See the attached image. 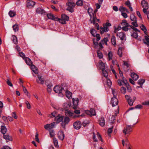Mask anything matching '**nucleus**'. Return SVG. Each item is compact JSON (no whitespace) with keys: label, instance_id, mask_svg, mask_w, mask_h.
Masks as SVG:
<instances>
[{"label":"nucleus","instance_id":"1","mask_svg":"<svg viewBox=\"0 0 149 149\" xmlns=\"http://www.w3.org/2000/svg\"><path fill=\"white\" fill-rule=\"evenodd\" d=\"M133 127V125H127L126 127H125L123 130V132L125 135L129 134L130 132L132 131V128Z\"/></svg>","mask_w":149,"mask_h":149},{"label":"nucleus","instance_id":"2","mask_svg":"<svg viewBox=\"0 0 149 149\" xmlns=\"http://www.w3.org/2000/svg\"><path fill=\"white\" fill-rule=\"evenodd\" d=\"M68 7L67 8L66 10L71 13L73 12V9L75 6V3L73 2H69L68 3Z\"/></svg>","mask_w":149,"mask_h":149},{"label":"nucleus","instance_id":"3","mask_svg":"<svg viewBox=\"0 0 149 149\" xmlns=\"http://www.w3.org/2000/svg\"><path fill=\"white\" fill-rule=\"evenodd\" d=\"M70 121V118L68 117H65L64 119L63 120L61 123V126L64 129H65V127L66 125L68 124Z\"/></svg>","mask_w":149,"mask_h":149},{"label":"nucleus","instance_id":"4","mask_svg":"<svg viewBox=\"0 0 149 149\" xmlns=\"http://www.w3.org/2000/svg\"><path fill=\"white\" fill-rule=\"evenodd\" d=\"M116 35L118 37L120 38V39L121 40H126V35L125 34L124 32H118L117 33Z\"/></svg>","mask_w":149,"mask_h":149},{"label":"nucleus","instance_id":"5","mask_svg":"<svg viewBox=\"0 0 149 149\" xmlns=\"http://www.w3.org/2000/svg\"><path fill=\"white\" fill-rule=\"evenodd\" d=\"M64 89L63 88L60 87L58 86H56L54 88V91L56 93H61L62 92V90Z\"/></svg>","mask_w":149,"mask_h":149},{"label":"nucleus","instance_id":"6","mask_svg":"<svg viewBox=\"0 0 149 149\" xmlns=\"http://www.w3.org/2000/svg\"><path fill=\"white\" fill-rule=\"evenodd\" d=\"M111 103L113 107H114L118 105V99L115 97H113L111 99Z\"/></svg>","mask_w":149,"mask_h":149},{"label":"nucleus","instance_id":"7","mask_svg":"<svg viewBox=\"0 0 149 149\" xmlns=\"http://www.w3.org/2000/svg\"><path fill=\"white\" fill-rule=\"evenodd\" d=\"M55 124V122L53 123L50 124H47L45 125L44 127L45 128L46 130H48V129L51 130V129L53 128L54 127Z\"/></svg>","mask_w":149,"mask_h":149},{"label":"nucleus","instance_id":"8","mask_svg":"<svg viewBox=\"0 0 149 149\" xmlns=\"http://www.w3.org/2000/svg\"><path fill=\"white\" fill-rule=\"evenodd\" d=\"M26 3V6L29 8H32L35 4V2L32 1L27 0Z\"/></svg>","mask_w":149,"mask_h":149},{"label":"nucleus","instance_id":"9","mask_svg":"<svg viewBox=\"0 0 149 149\" xmlns=\"http://www.w3.org/2000/svg\"><path fill=\"white\" fill-rule=\"evenodd\" d=\"M97 9L96 8L94 11H93V17L92 19L90 18V20L91 21V23H93L94 24L95 23V19H96V13L97 11Z\"/></svg>","mask_w":149,"mask_h":149},{"label":"nucleus","instance_id":"10","mask_svg":"<svg viewBox=\"0 0 149 149\" xmlns=\"http://www.w3.org/2000/svg\"><path fill=\"white\" fill-rule=\"evenodd\" d=\"M81 123L79 121H77L73 124L74 128L76 130L79 129L81 127Z\"/></svg>","mask_w":149,"mask_h":149},{"label":"nucleus","instance_id":"11","mask_svg":"<svg viewBox=\"0 0 149 149\" xmlns=\"http://www.w3.org/2000/svg\"><path fill=\"white\" fill-rule=\"evenodd\" d=\"M58 138L61 140H63L64 137V132L62 131H59L58 134Z\"/></svg>","mask_w":149,"mask_h":149},{"label":"nucleus","instance_id":"12","mask_svg":"<svg viewBox=\"0 0 149 149\" xmlns=\"http://www.w3.org/2000/svg\"><path fill=\"white\" fill-rule=\"evenodd\" d=\"M36 12L38 13H40L41 14H44L46 15L47 13L45 11V10L39 7L36 10Z\"/></svg>","mask_w":149,"mask_h":149},{"label":"nucleus","instance_id":"13","mask_svg":"<svg viewBox=\"0 0 149 149\" xmlns=\"http://www.w3.org/2000/svg\"><path fill=\"white\" fill-rule=\"evenodd\" d=\"M47 15V17L48 19H52V20L57 21L58 19L57 17H55L51 13H49L46 14Z\"/></svg>","mask_w":149,"mask_h":149},{"label":"nucleus","instance_id":"14","mask_svg":"<svg viewBox=\"0 0 149 149\" xmlns=\"http://www.w3.org/2000/svg\"><path fill=\"white\" fill-rule=\"evenodd\" d=\"M141 5L143 8H148V2L145 0H142L141 2Z\"/></svg>","mask_w":149,"mask_h":149},{"label":"nucleus","instance_id":"15","mask_svg":"<svg viewBox=\"0 0 149 149\" xmlns=\"http://www.w3.org/2000/svg\"><path fill=\"white\" fill-rule=\"evenodd\" d=\"M63 117L60 116L58 115V116L56 117L55 118V120L56 121V123H58L61 121H63Z\"/></svg>","mask_w":149,"mask_h":149},{"label":"nucleus","instance_id":"16","mask_svg":"<svg viewBox=\"0 0 149 149\" xmlns=\"http://www.w3.org/2000/svg\"><path fill=\"white\" fill-rule=\"evenodd\" d=\"M65 114L66 116H68L70 117L74 115V113L68 109H67L65 111Z\"/></svg>","mask_w":149,"mask_h":149},{"label":"nucleus","instance_id":"17","mask_svg":"<svg viewBox=\"0 0 149 149\" xmlns=\"http://www.w3.org/2000/svg\"><path fill=\"white\" fill-rule=\"evenodd\" d=\"M31 70L35 74L38 73V71L37 68L34 65H32L31 66Z\"/></svg>","mask_w":149,"mask_h":149},{"label":"nucleus","instance_id":"18","mask_svg":"<svg viewBox=\"0 0 149 149\" xmlns=\"http://www.w3.org/2000/svg\"><path fill=\"white\" fill-rule=\"evenodd\" d=\"M131 77L133 80H137L139 77V76L137 74L134 72L131 73Z\"/></svg>","mask_w":149,"mask_h":149},{"label":"nucleus","instance_id":"19","mask_svg":"<svg viewBox=\"0 0 149 149\" xmlns=\"http://www.w3.org/2000/svg\"><path fill=\"white\" fill-rule=\"evenodd\" d=\"M99 124L101 126L103 127L105 124V120L103 117H101L99 120Z\"/></svg>","mask_w":149,"mask_h":149},{"label":"nucleus","instance_id":"20","mask_svg":"<svg viewBox=\"0 0 149 149\" xmlns=\"http://www.w3.org/2000/svg\"><path fill=\"white\" fill-rule=\"evenodd\" d=\"M88 12L90 16V18L92 19V18L93 17V10L91 8H88Z\"/></svg>","mask_w":149,"mask_h":149},{"label":"nucleus","instance_id":"21","mask_svg":"<svg viewBox=\"0 0 149 149\" xmlns=\"http://www.w3.org/2000/svg\"><path fill=\"white\" fill-rule=\"evenodd\" d=\"M74 100V99H72L74 105L73 108H74V109H77V107L78 105V103L79 101V100L78 99L76 100Z\"/></svg>","mask_w":149,"mask_h":149},{"label":"nucleus","instance_id":"22","mask_svg":"<svg viewBox=\"0 0 149 149\" xmlns=\"http://www.w3.org/2000/svg\"><path fill=\"white\" fill-rule=\"evenodd\" d=\"M39 80L40 81V82H39V81L38 80H36L37 82L38 83H40L41 84H44V80L42 78V77L39 75H38Z\"/></svg>","mask_w":149,"mask_h":149},{"label":"nucleus","instance_id":"23","mask_svg":"<svg viewBox=\"0 0 149 149\" xmlns=\"http://www.w3.org/2000/svg\"><path fill=\"white\" fill-rule=\"evenodd\" d=\"M25 61L27 65L30 66H31L32 65V63L31 60L29 58H25Z\"/></svg>","mask_w":149,"mask_h":149},{"label":"nucleus","instance_id":"24","mask_svg":"<svg viewBox=\"0 0 149 149\" xmlns=\"http://www.w3.org/2000/svg\"><path fill=\"white\" fill-rule=\"evenodd\" d=\"M7 129L4 126H1V132L3 134H5L6 132Z\"/></svg>","mask_w":149,"mask_h":149},{"label":"nucleus","instance_id":"25","mask_svg":"<svg viewBox=\"0 0 149 149\" xmlns=\"http://www.w3.org/2000/svg\"><path fill=\"white\" fill-rule=\"evenodd\" d=\"M119 10L121 12V13L123 12H124L126 11L127 12H128V10L125 7H124L123 6H121L119 8Z\"/></svg>","mask_w":149,"mask_h":149},{"label":"nucleus","instance_id":"26","mask_svg":"<svg viewBox=\"0 0 149 149\" xmlns=\"http://www.w3.org/2000/svg\"><path fill=\"white\" fill-rule=\"evenodd\" d=\"M13 38L12 39V41L15 44H17L18 43L17 39L16 36L15 35L12 36Z\"/></svg>","mask_w":149,"mask_h":149},{"label":"nucleus","instance_id":"27","mask_svg":"<svg viewBox=\"0 0 149 149\" xmlns=\"http://www.w3.org/2000/svg\"><path fill=\"white\" fill-rule=\"evenodd\" d=\"M102 73L105 79H107L108 76V73L107 71L104 69L103 68L102 70Z\"/></svg>","mask_w":149,"mask_h":149},{"label":"nucleus","instance_id":"28","mask_svg":"<svg viewBox=\"0 0 149 149\" xmlns=\"http://www.w3.org/2000/svg\"><path fill=\"white\" fill-rule=\"evenodd\" d=\"M61 18L66 21L69 20V17L65 14L61 15Z\"/></svg>","mask_w":149,"mask_h":149},{"label":"nucleus","instance_id":"29","mask_svg":"<svg viewBox=\"0 0 149 149\" xmlns=\"http://www.w3.org/2000/svg\"><path fill=\"white\" fill-rule=\"evenodd\" d=\"M111 42L112 44L114 46H115L116 45V38L115 36H112Z\"/></svg>","mask_w":149,"mask_h":149},{"label":"nucleus","instance_id":"30","mask_svg":"<svg viewBox=\"0 0 149 149\" xmlns=\"http://www.w3.org/2000/svg\"><path fill=\"white\" fill-rule=\"evenodd\" d=\"M121 25L123 26H130V25L127 22V21L125 19L123 20L122 23H121Z\"/></svg>","mask_w":149,"mask_h":149},{"label":"nucleus","instance_id":"31","mask_svg":"<svg viewBox=\"0 0 149 149\" xmlns=\"http://www.w3.org/2000/svg\"><path fill=\"white\" fill-rule=\"evenodd\" d=\"M3 138L5 139L7 142H8L9 141L11 140V138L8 135H3Z\"/></svg>","mask_w":149,"mask_h":149},{"label":"nucleus","instance_id":"32","mask_svg":"<svg viewBox=\"0 0 149 149\" xmlns=\"http://www.w3.org/2000/svg\"><path fill=\"white\" fill-rule=\"evenodd\" d=\"M122 47H119L118 50V54L120 57L122 56Z\"/></svg>","mask_w":149,"mask_h":149},{"label":"nucleus","instance_id":"33","mask_svg":"<svg viewBox=\"0 0 149 149\" xmlns=\"http://www.w3.org/2000/svg\"><path fill=\"white\" fill-rule=\"evenodd\" d=\"M8 14L11 17L15 16L16 15V13L14 11L10 10L8 13Z\"/></svg>","mask_w":149,"mask_h":149},{"label":"nucleus","instance_id":"34","mask_svg":"<svg viewBox=\"0 0 149 149\" xmlns=\"http://www.w3.org/2000/svg\"><path fill=\"white\" fill-rule=\"evenodd\" d=\"M72 93L69 91H67L65 92L66 96L69 99L72 98Z\"/></svg>","mask_w":149,"mask_h":149},{"label":"nucleus","instance_id":"35","mask_svg":"<svg viewBox=\"0 0 149 149\" xmlns=\"http://www.w3.org/2000/svg\"><path fill=\"white\" fill-rule=\"evenodd\" d=\"M145 82V80L144 79H141L138 80V84L141 85V87L142 88V85Z\"/></svg>","mask_w":149,"mask_h":149},{"label":"nucleus","instance_id":"36","mask_svg":"<svg viewBox=\"0 0 149 149\" xmlns=\"http://www.w3.org/2000/svg\"><path fill=\"white\" fill-rule=\"evenodd\" d=\"M22 86L23 88V91L24 92L25 94L27 96L29 97L30 95L29 94L28 91H27L26 89V88L23 85H22Z\"/></svg>","mask_w":149,"mask_h":149},{"label":"nucleus","instance_id":"37","mask_svg":"<svg viewBox=\"0 0 149 149\" xmlns=\"http://www.w3.org/2000/svg\"><path fill=\"white\" fill-rule=\"evenodd\" d=\"M13 28L14 31L15 32L17 31L18 30L19 27L17 24H16L13 26Z\"/></svg>","mask_w":149,"mask_h":149},{"label":"nucleus","instance_id":"38","mask_svg":"<svg viewBox=\"0 0 149 149\" xmlns=\"http://www.w3.org/2000/svg\"><path fill=\"white\" fill-rule=\"evenodd\" d=\"M97 56L100 58H102L103 57V55L100 50H98L97 51Z\"/></svg>","mask_w":149,"mask_h":149},{"label":"nucleus","instance_id":"39","mask_svg":"<svg viewBox=\"0 0 149 149\" xmlns=\"http://www.w3.org/2000/svg\"><path fill=\"white\" fill-rule=\"evenodd\" d=\"M76 5L78 6H81L83 5V1L82 0H78L76 2Z\"/></svg>","mask_w":149,"mask_h":149},{"label":"nucleus","instance_id":"40","mask_svg":"<svg viewBox=\"0 0 149 149\" xmlns=\"http://www.w3.org/2000/svg\"><path fill=\"white\" fill-rule=\"evenodd\" d=\"M117 116V113H115V115H112V116L111 118V123H114V121L115 120V118Z\"/></svg>","mask_w":149,"mask_h":149},{"label":"nucleus","instance_id":"41","mask_svg":"<svg viewBox=\"0 0 149 149\" xmlns=\"http://www.w3.org/2000/svg\"><path fill=\"white\" fill-rule=\"evenodd\" d=\"M130 19L132 21H137L135 15L132 14L131 15Z\"/></svg>","mask_w":149,"mask_h":149},{"label":"nucleus","instance_id":"42","mask_svg":"<svg viewBox=\"0 0 149 149\" xmlns=\"http://www.w3.org/2000/svg\"><path fill=\"white\" fill-rule=\"evenodd\" d=\"M53 143L54 146L57 147H58V142L57 140L55 138L53 139Z\"/></svg>","mask_w":149,"mask_h":149},{"label":"nucleus","instance_id":"43","mask_svg":"<svg viewBox=\"0 0 149 149\" xmlns=\"http://www.w3.org/2000/svg\"><path fill=\"white\" fill-rule=\"evenodd\" d=\"M57 21H59V22L62 24H65L66 23V21L63 19L61 18V19L58 18Z\"/></svg>","mask_w":149,"mask_h":149},{"label":"nucleus","instance_id":"44","mask_svg":"<svg viewBox=\"0 0 149 149\" xmlns=\"http://www.w3.org/2000/svg\"><path fill=\"white\" fill-rule=\"evenodd\" d=\"M52 85L50 84H48L47 85V91L49 93H50L52 90L51 87L52 86Z\"/></svg>","mask_w":149,"mask_h":149},{"label":"nucleus","instance_id":"45","mask_svg":"<svg viewBox=\"0 0 149 149\" xmlns=\"http://www.w3.org/2000/svg\"><path fill=\"white\" fill-rule=\"evenodd\" d=\"M108 41V39L107 38H104L103 40L101 41L102 42V44H104L103 42H104V43L106 45H107V42Z\"/></svg>","mask_w":149,"mask_h":149},{"label":"nucleus","instance_id":"46","mask_svg":"<svg viewBox=\"0 0 149 149\" xmlns=\"http://www.w3.org/2000/svg\"><path fill=\"white\" fill-rule=\"evenodd\" d=\"M140 28L141 30H142L144 33H145L147 31V29L145 26L143 24H142Z\"/></svg>","mask_w":149,"mask_h":149},{"label":"nucleus","instance_id":"47","mask_svg":"<svg viewBox=\"0 0 149 149\" xmlns=\"http://www.w3.org/2000/svg\"><path fill=\"white\" fill-rule=\"evenodd\" d=\"M90 111L91 112V116H95L96 115L95 111L94 109H90Z\"/></svg>","mask_w":149,"mask_h":149},{"label":"nucleus","instance_id":"48","mask_svg":"<svg viewBox=\"0 0 149 149\" xmlns=\"http://www.w3.org/2000/svg\"><path fill=\"white\" fill-rule=\"evenodd\" d=\"M6 83L7 84L10 86L11 87H12L13 86V85L10 82L8 78L7 79Z\"/></svg>","mask_w":149,"mask_h":149},{"label":"nucleus","instance_id":"49","mask_svg":"<svg viewBox=\"0 0 149 149\" xmlns=\"http://www.w3.org/2000/svg\"><path fill=\"white\" fill-rule=\"evenodd\" d=\"M127 101L129 105L130 106H132V105L133 103L134 102V101L132 100L131 98H130L129 100H128V101Z\"/></svg>","mask_w":149,"mask_h":149},{"label":"nucleus","instance_id":"50","mask_svg":"<svg viewBox=\"0 0 149 149\" xmlns=\"http://www.w3.org/2000/svg\"><path fill=\"white\" fill-rule=\"evenodd\" d=\"M108 55L109 57V60H110L112 59L113 56L112 53L111 52H109L108 53Z\"/></svg>","mask_w":149,"mask_h":149},{"label":"nucleus","instance_id":"51","mask_svg":"<svg viewBox=\"0 0 149 149\" xmlns=\"http://www.w3.org/2000/svg\"><path fill=\"white\" fill-rule=\"evenodd\" d=\"M127 87V91L130 92L132 91V89L131 87L128 84L125 85Z\"/></svg>","mask_w":149,"mask_h":149},{"label":"nucleus","instance_id":"52","mask_svg":"<svg viewBox=\"0 0 149 149\" xmlns=\"http://www.w3.org/2000/svg\"><path fill=\"white\" fill-rule=\"evenodd\" d=\"M106 79L107 81V84L108 86H111L112 84V82L111 80L109 79H108V78H107V79Z\"/></svg>","mask_w":149,"mask_h":149},{"label":"nucleus","instance_id":"53","mask_svg":"<svg viewBox=\"0 0 149 149\" xmlns=\"http://www.w3.org/2000/svg\"><path fill=\"white\" fill-rule=\"evenodd\" d=\"M90 33L93 36H95V34L96 33V31L95 29H91L90 30Z\"/></svg>","mask_w":149,"mask_h":149},{"label":"nucleus","instance_id":"54","mask_svg":"<svg viewBox=\"0 0 149 149\" xmlns=\"http://www.w3.org/2000/svg\"><path fill=\"white\" fill-rule=\"evenodd\" d=\"M49 134L51 137H53L54 135V130H49Z\"/></svg>","mask_w":149,"mask_h":149},{"label":"nucleus","instance_id":"55","mask_svg":"<svg viewBox=\"0 0 149 149\" xmlns=\"http://www.w3.org/2000/svg\"><path fill=\"white\" fill-rule=\"evenodd\" d=\"M25 103L27 106V108L29 109H30L31 108V106L29 102L27 101H26Z\"/></svg>","mask_w":149,"mask_h":149},{"label":"nucleus","instance_id":"56","mask_svg":"<svg viewBox=\"0 0 149 149\" xmlns=\"http://www.w3.org/2000/svg\"><path fill=\"white\" fill-rule=\"evenodd\" d=\"M131 36L135 38H137L138 37V34L136 33H134L131 34Z\"/></svg>","mask_w":149,"mask_h":149},{"label":"nucleus","instance_id":"57","mask_svg":"<svg viewBox=\"0 0 149 149\" xmlns=\"http://www.w3.org/2000/svg\"><path fill=\"white\" fill-rule=\"evenodd\" d=\"M121 93L124 94H125L126 92V89L124 87H122L121 88Z\"/></svg>","mask_w":149,"mask_h":149},{"label":"nucleus","instance_id":"58","mask_svg":"<svg viewBox=\"0 0 149 149\" xmlns=\"http://www.w3.org/2000/svg\"><path fill=\"white\" fill-rule=\"evenodd\" d=\"M125 4L128 7L131 6V3L129 1H126L125 3Z\"/></svg>","mask_w":149,"mask_h":149},{"label":"nucleus","instance_id":"59","mask_svg":"<svg viewBox=\"0 0 149 149\" xmlns=\"http://www.w3.org/2000/svg\"><path fill=\"white\" fill-rule=\"evenodd\" d=\"M122 79L123 80V82L124 83L125 85L128 84L127 82V81L126 79H125L124 77V78L122 77Z\"/></svg>","mask_w":149,"mask_h":149},{"label":"nucleus","instance_id":"60","mask_svg":"<svg viewBox=\"0 0 149 149\" xmlns=\"http://www.w3.org/2000/svg\"><path fill=\"white\" fill-rule=\"evenodd\" d=\"M35 139L36 141L39 142V141L38 138V133H36L35 136Z\"/></svg>","mask_w":149,"mask_h":149},{"label":"nucleus","instance_id":"61","mask_svg":"<svg viewBox=\"0 0 149 149\" xmlns=\"http://www.w3.org/2000/svg\"><path fill=\"white\" fill-rule=\"evenodd\" d=\"M129 26H123L122 29L124 31H128V27Z\"/></svg>","mask_w":149,"mask_h":149},{"label":"nucleus","instance_id":"62","mask_svg":"<svg viewBox=\"0 0 149 149\" xmlns=\"http://www.w3.org/2000/svg\"><path fill=\"white\" fill-rule=\"evenodd\" d=\"M113 126H112L111 128H109L108 129L107 132L108 133L110 134L112 132V129L113 128Z\"/></svg>","mask_w":149,"mask_h":149},{"label":"nucleus","instance_id":"63","mask_svg":"<svg viewBox=\"0 0 149 149\" xmlns=\"http://www.w3.org/2000/svg\"><path fill=\"white\" fill-rule=\"evenodd\" d=\"M121 15L124 17V18H126L127 17V14L125 13H121Z\"/></svg>","mask_w":149,"mask_h":149},{"label":"nucleus","instance_id":"64","mask_svg":"<svg viewBox=\"0 0 149 149\" xmlns=\"http://www.w3.org/2000/svg\"><path fill=\"white\" fill-rule=\"evenodd\" d=\"M142 104L143 105H149V101H146L142 103Z\"/></svg>","mask_w":149,"mask_h":149}]
</instances>
